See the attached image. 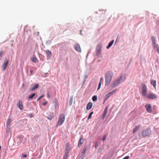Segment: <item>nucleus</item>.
Instances as JSON below:
<instances>
[{
    "label": "nucleus",
    "mask_w": 159,
    "mask_h": 159,
    "mask_svg": "<svg viewBox=\"0 0 159 159\" xmlns=\"http://www.w3.org/2000/svg\"><path fill=\"white\" fill-rule=\"evenodd\" d=\"M72 101H73V98H70V103H71V104L72 103Z\"/></svg>",
    "instance_id": "37"
},
{
    "label": "nucleus",
    "mask_w": 159,
    "mask_h": 159,
    "mask_svg": "<svg viewBox=\"0 0 159 159\" xmlns=\"http://www.w3.org/2000/svg\"><path fill=\"white\" fill-rule=\"evenodd\" d=\"M142 95L143 96H145L146 95L147 93V87L143 83H142L141 84Z\"/></svg>",
    "instance_id": "3"
},
{
    "label": "nucleus",
    "mask_w": 159,
    "mask_h": 159,
    "mask_svg": "<svg viewBox=\"0 0 159 159\" xmlns=\"http://www.w3.org/2000/svg\"><path fill=\"white\" fill-rule=\"evenodd\" d=\"M47 102H48L47 101H46V102L43 103L42 105H43L44 106L46 105V104L47 103Z\"/></svg>",
    "instance_id": "39"
},
{
    "label": "nucleus",
    "mask_w": 159,
    "mask_h": 159,
    "mask_svg": "<svg viewBox=\"0 0 159 159\" xmlns=\"http://www.w3.org/2000/svg\"><path fill=\"white\" fill-rule=\"evenodd\" d=\"M65 120V116L64 114H61L59 116L57 123V126L61 125L64 121Z\"/></svg>",
    "instance_id": "4"
},
{
    "label": "nucleus",
    "mask_w": 159,
    "mask_h": 159,
    "mask_svg": "<svg viewBox=\"0 0 159 159\" xmlns=\"http://www.w3.org/2000/svg\"><path fill=\"white\" fill-rule=\"evenodd\" d=\"M22 156L23 157H27V155L25 154L23 155Z\"/></svg>",
    "instance_id": "41"
},
{
    "label": "nucleus",
    "mask_w": 159,
    "mask_h": 159,
    "mask_svg": "<svg viewBox=\"0 0 159 159\" xmlns=\"http://www.w3.org/2000/svg\"><path fill=\"white\" fill-rule=\"evenodd\" d=\"M113 75V72L111 71L107 72L105 75V85H108L112 80Z\"/></svg>",
    "instance_id": "1"
},
{
    "label": "nucleus",
    "mask_w": 159,
    "mask_h": 159,
    "mask_svg": "<svg viewBox=\"0 0 159 159\" xmlns=\"http://www.w3.org/2000/svg\"><path fill=\"white\" fill-rule=\"evenodd\" d=\"M92 99L93 101H95L97 99V97L96 95L93 96L92 97Z\"/></svg>",
    "instance_id": "26"
},
{
    "label": "nucleus",
    "mask_w": 159,
    "mask_h": 159,
    "mask_svg": "<svg viewBox=\"0 0 159 159\" xmlns=\"http://www.w3.org/2000/svg\"><path fill=\"white\" fill-rule=\"evenodd\" d=\"M84 140V138H80L78 144V146L79 147H80L82 145L83 143Z\"/></svg>",
    "instance_id": "17"
},
{
    "label": "nucleus",
    "mask_w": 159,
    "mask_h": 159,
    "mask_svg": "<svg viewBox=\"0 0 159 159\" xmlns=\"http://www.w3.org/2000/svg\"><path fill=\"white\" fill-rule=\"evenodd\" d=\"M8 61L7 60H5L4 61V63L2 66V69L3 70H6V67L8 65Z\"/></svg>",
    "instance_id": "10"
},
{
    "label": "nucleus",
    "mask_w": 159,
    "mask_h": 159,
    "mask_svg": "<svg viewBox=\"0 0 159 159\" xmlns=\"http://www.w3.org/2000/svg\"><path fill=\"white\" fill-rule=\"evenodd\" d=\"M129 158V156H126L123 159H128Z\"/></svg>",
    "instance_id": "38"
},
{
    "label": "nucleus",
    "mask_w": 159,
    "mask_h": 159,
    "mask_svg": "<svg viewBox=\"0 0 159 159\" xmlns=\"http://www.w3.org/2000/svg\"><path fill=\"white\" fill-rule=\"evenodd\" d=\"M151 134L150 130L148 129H147L142 131V134L143 137H145L148 136Z\"/></svg>",
    "instance_id": "7"
},
{
    "label": "nucleus",
    "mask_w": 159,
    "mask_h": 159,
    "mask_svg": "<svg viewBox=\"0 0 159 159\" xmlns=\"http://www.w3.org/2000/svg\"><path fill=\"white\" fill-rule=\"evenodd\" d=\"M93 103L91 102H89L87 105L86 109L87 110H90L92 107Z\"/></svg>",
    "instance_id": "15"
},
{
    "label": "nucleus",
    "mask_w": 159,
    "mask_h": 159,
    "mask_svg": "<svg viewBox=\"0 0 159 159\" xmlns=\"http://www.w3.org/2000/svg\"><path fill=\"white\" fill-rule=\"evenodd\" d=\"M151 84L153 85V86L156 87V81L154 80H151Z\"/></svg>",
    "instance_id": "21"
},
{
    "label": "nucleus",
    "mask_w": 159,
    "mask_h": 159,
    "mask_svg": "<svg viewBox=\"0 0 159 159\" xmlns=\"http://www.w3.org/2000/svg\"><path fill=\"white\" fill-rule=\"evenodd\" d=\"M145 107L147 111L149 113L152 112V108L151 104H147L145 105Z\"/></svg>",
    "instance_id": "8"
},
{
    "label": "nucleus",
    "mask_w": 159,
    "mask_h": 159,
    "mask_svg": "<svg viewBox=\"0 0 159 159\" xmlns=\"http://www.w3.org/2000/svg\"><path fill=\"white\" fill-rule=\"evenodd\" d=\"M97 48L99 50V51L101 49L102 47L101 45H98L97 46Z\"/></svg>",
    "instance_id": "32"
},
{
    "label": "nucleus",
    "mask_w": 159,
    "mask_h": 159,
    "mask_svg": "<svg viewBox=\"0 0 159 159\" xmlns=\"http://www.w3.org/2000/svg\"><path fill=\"white\" fill-rule=\"evenodd\" d=\"M145 96L148 98L152 99H156L157 98V96L152 93L146 94V95Z\"/></svg>",
    "instance_id": "5"
},
{
    "label": "nucleus",
    "mask_w": 159,
    "mask_h": 159,
    "mask_svg": "<svg viewBox=\"0 0 159 159\" xmlns=\"http://www.w3.org/2000/svg\"><path fill=\"white\" fill-rule=\"evenodd\" d=\"M19 109L21 110L23 109V105L22 102L21 100H19V103L18 104Z\"/></svg>",
    "instance_id": "11"
},
{
    "label": "nucleus",
    "mask_w": 159,
    "mask_h": 159,
    "mask_svg": "<svg viewBox=\"0 0 159 159\" xmlns=\"http://www.w3.org/2000/svg\"><path fill=\"white\" fill-rule=\"evenodd\" d=\"M151 39L152 41V43H156L155 42V39L154 36H152L151 37Z\"/></svg>",
    "instance_id": "27"
},
{
    "label": "nucleus",
    "mask_w": 159,
    "mask_h": 159,
    "mask_svg": "<svg viewBox=\"0 0 159 159\" xmlns=\"http://www.w3.org/2000/svg\"><path fill=\"white\" fill-rule=\"evenodd\" d=\"M69 150L66 148V152L65 155H64L63 157V159H67L68 157V155L69 153Z\"/></svg>",
    "instance_id": "14"
},
{
    "label": "nucleus",
    "mask_w": 159,
    "mask_h": 159,
    "mask_svg": "<svg viewBox=\"0 0 159 159\" xmlns=\"http://www.w3.org/2000/svg\"><path fill=\"white\" fill-rule=\"evenodd\" d=\"M39 85L38 84L34 85L31 89H30V91H32L37 89L39 87Z\"/></svg>",
    "instance_id": "16"
},
{
    "label": "nucleus",
    "mask_w": 159,
    "mask_h": 159,
    "mask_svg": "<svg viewBox=\"0 0 159 159\" xmlns=\"http://www.w3.org/2000/svg\"><path fill=\"white\" fill-rule=\"evenodd\" d=\"M86 150V148H84L82 151V153L84 155L85 154Z\"/></svg>",
    "instance_id": "28"
},
{
    "label": "nucleus",
    "mask_w": 159,
    "mask_h": 159,
    "mask_svg": "<svg viewBox=\"0 0 159 159\" xmlns=\"http://www.w3.org/2000/svg\"><path fill=\"white\" fill-rule=\"evenodd\" d=\"M106 135H104L103 136V138L102 139V140L103 141H104V140H105L106 139Z\"/></svg>",
    "instance_id": "34"
},
{
    "label": "nucleus",
    "mask_w": 159,
    "mask_h": 159,
    "mask_svg": "<svg viewBox=\"0 0 159 159\" xmlns=\"http://www.w3.org/2000/svg\"><path fill=\"white\" fill-rule=\"evenodd\" d=\"M117 91V89H116L114 90H113L112 92L108 93L105 96V102L108 98L109 97L111 96L112 95L115 94Z\"/></svg>",
    "instance_id": "6"
},
{
    "label": "nucleus",
    "mask_w": 159,
    "mask_h": 159,
    "mask_svg": "<svg viewBox=\"0 0 159 159\" xmlns=\"http://www.w3.org/2000/svg\"><path fill=\"white\" fill-rule=\"evenodd\" d=\"M54 106L55 107H57L58 105V100L57 99H55L54 100Z\"/></svg>",
    "instance_id": "24"
},
{
    "label": "nucleus",
    "mask_w": 159,
    "mask_h": 159,
    "mask_svg": "<svg viewBox=\"0 0 159 159\" xmlns=\"http://www.w3.org/2000/svg\"><path fill=\"white\" fill-rule=\"evenodd\" d=\"M49 120H51L54 118V115L53 113H51L47 117Z\"/></svg>",
    "instance_id": "18"
},
{
    "label": "nucleus",
    "mask_w": 159,
    "mask_h": 159,
    "mask_svg": "<svg viewBox=\"0 0 159 159\" xmlns=\"http://www.w3.org/2000/svg\"><path fill=\"white\" fill-rule=\"evenodd\" d=\"M140 127V126L139 125H138L135 126L134 128L133 129V133H134L136 132L137 130L139 129V127Z\"/></svg>",
    "instance_id": "20"
},
{
    "label": "nucleus",
    "mask_w": 159,
    "mask_h": 159,
    "mask_svg": "<svg viewBox=\"0 0 159 159\" xmlns=\"http://www.w3.org/2000/svg\"><path fill=\"white\" fill-rule=\"evenodd\" d=\"M48 98H50V96H49L48 94Z\"/></svg>",
    "instance_id": "42"
},
{
    "label": "nucleus",
    "mask_w": 159,
    "mask_h": 159,
    "mask_svg": "<svg viewBox=\"0 0 159 159\" xmlns=\"http://www.w3.org/2000/svg\"><path fill=\"white\" fill-rule=\"evenodd\" d=\"M45 52L46 53V54L47 55V57L48 58L49 57H50L51 56H52V54L50 51L49 50H47Z\"/></svg>",
    "instance_id": "19"
},
{
    "label": "nucleus",
    "mask_w": 159,
    "mask_h": 159,
    "mask_svg": "<svg viewBox=\"0 0 159 159\" xmlns=\"http://www.w3.org/2000/svg\"><path fill=\"white\" fill-rule=\"evenodd\" d=\"M113 43L114 40H112L109 43L107 47V49H108L113 44Z\"/></svg>",
    "instance_id": "22"
},
{
    "label": "nucleus",
    "mask_w": 159,
    "mask_h": 159,
    "mask_svg": "<svg viewBox=\"0 0 159 159\" xmlns=\"http://www.w3.org/2000/svg\"><path fill=\"white\" fill-rule=\"evenodd\" d=\"M74 48L75 49L79 52H80L81 51V48L79 44H76L74 46Z\"/></svg>",
    "instance_id": "12"
},
{
    "label": "nucleus",
    "mask_w": 159,
    "mask_h": 159,
    "mask_svg": "<svg viewBox=\"0 0 159 159\" xmlns=\"http://www.w3.org/2000/svg\"><path fill=\"white\" fill-rule=\"evenodd\" d=\"M11 119H8L7 120V126L8 127L9 125H10L11 123Z\"/></svg>",
    "instance_id": "25"
},
{
    "label": "nucleus",
    "mask_w": 159,
    "mask_h": 159,
    "mask_svg": "<svg viewBox=\"0 0 159 159\" xmlns=\"http://www.w3.org/2000/svg\"><path fill=\"white\" fill-rule=\"evenodd\" d=\"M93 111L91 112L89 114L88 117V120L90 119L91 118L92 115L93 114Z\"/></svg>",
    "instance_id": "30"
},
{
    "label": "nucleus",
    "mask_w": 159,
    "mask_h": 159,
    "mask_svg": "<svg viewBox=\"0 0 159 159\" xmlns=\"http://www.w3.org/2000/svg\"><path fill=\"white\" fill-rule=\"evenodd\" d=\"M30 72L31 73H32V70H31V71H30Z\"/></svg>",
    "instance_id": "44"
},
{
    "label": "nucleus",
    "mask_w": 159,
    "mask_h": 159,
    "mask_svg": "<svg viewBox=\"0 0 159 159\" xmlns=\"http://www.w3.org/2000/svg\"><path fill=\"white\" fill-rule=\"evenodd\" d=\"M153 48L156 50L157 52L159 53V48L158 45L156 43H152Z\"/></svg>",
    "instance_id": "9"
},
{
    "label": "nucleus",
    "mask_w": 159,
    "mask_h": 159,
    "mask_svg": "<svg viewBox=\"0 0 159 159\" xmlns=\"http://www.w3.org/2000/svg\"><path fill=\"white\" fill-rule=\"evenodd\" d=\"M4 54V52L2 51H1L0 52V58H1Z\"/></svg>",
    "instance_id": "31"
},
{
    "label": "nucleus",
    "mask_w": 159,
    "mask_h": 159,
    "mask_svg": "<svg viewBox=\"0 0 159 159\" xmlns=\"http://www.w3.org/2000/svg\"><path fill=\"white\" fill-rule=\"evenodd\" d=\"M29 116H30L31 118L33 117V115L32 114H30L29 115Z\"/></svg>",
    "instance_id": "40"
},
{
    "label": "nucleus",
    "mask_w": 159,
    "mask_h": 159,
    "mask_svg": "<svg viewBox=\"0 0 159 159\" xmlns=\"http://www.w3.org/2000/svg\"><path fill=\"white\" fill-rule=\"evenodd\" d=\"M122 76H120L119 78L116 79L114 82L112 87L113 88L115 87L118 85L122 82H123L125 79H122Z\"/></svg>",
    "instance_id": "2"
},
{
    "label": "nucleus",
    "mask_w": 159,
    "mask_h": 159,
    "mask_svg": "<svg viewBox=\"0 0 159 159\" xmlns=\"http://www.w3.org/2000/svg\"><path fill=\"white\" fill-rule=\"evenodd\" d=\"M101 84V83H99L98 86V90L100 88Z\"/></svg>",
    "instance_id": "35"
},
{
    "label": "nucleus",
    "mask_w": 159,
    "mask_h": 159,
    "mask_svg": "<svg viewBox=\"0 0 159 159\" xmlns=\"http://www.w3.org/2000/svg\"><path fill=\"white\" fill-rule=\"evenodd\" d=\"M37 60L38 59L35 57H33L31 59L32 61L34 63L36 62Z\"/></svg>",
    "instance_id": "23"
},
{
    "label": "nucleus",
    "mask_w": 159,
    "mask_h": 159,
    "mask_svg": "<svg viewBox=\"0 0 159 159\" xmlns=\"http://www.w3.org/2000/svg\"><path fill=\"white\" fill-rule=\"evenodd\" d=\"M35 95V93H34L33 94H32L31 95H30L29 97L28 98L29 99H31Z\"/></svg>",
    "instance_id": "29"
},
{
    "label": "nucleus",
    "mask_w": 159,
    "mask_h": 159,
    "mask_svg": "<svg viewBox=\"0 0 159 159\" xmlns=\"http://www.w3.org/2000/svg\"><path fill=\"white\" fill-rule=\"evenodd\" d=\"M97 146H98L97 145H96L95 146V148H97Z\"/></svg>",
    "instance_id": "43"
},
{
    "label": "nucleus",
    "mask_w": 159,
    "mask_h": 159,
    "mask_svg": "<svg viewBox=\"0 0 159 159\" xmlns=\"http://www.w3.org/2000/svg\"><path fill=\"white\" fill-rule=\"evenodd\" d=\"M103 83V79L102 77H101L100 79V81L99 83H101L102 84Z\"/></svg>",
    "instance_id": "36"
},
{
    "label": "nucleus",
    "mask_w": 159,
    "mask_h": 159,
    "mask_svg": "<svg viewBox=\"0 0 159 159\" xmlns=\"http://www.w3.org/2000/svg\"><path fill=\"white\" fill-rule=\"evenodd\" d=\"M44 95H43L40 96V97H39V98L37 99V101H39L41 98L43 97H44Z\"/></svg>",
    "instance_id": "33"
},
{
    "label": "nucleus",
    "mask_w": 159,
    "mask_h": 159,
    "mask_svg": "<svg viewBox=\"0 0 159 159\" xmlns=\"http://www.w3.org/2000/svg\"><path fill=\"white\" fill-rule=\"evenodd\" d=\"M107 110H108V107H106L105 108L104 110V111L102 115V119H104V118H105L106 116L107 113Z\"/></svg>",
    "instance_id": "13"
}]
</instances>
